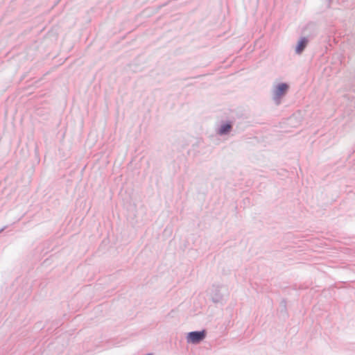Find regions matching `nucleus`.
Masks as SVG:
<instances>
[{"instance_id":"nucleus-1","label":"nucleus","mask_w":355,"mask_h":355,"mask_svg":"<svg viewBox=\"0 0 355 355\" xmlns=\"http://www.w3.org/2000/svg\"><path fill=\"white\" fill-rule=\"evenodd\" d=\"M205 338V331H192L187 335V341L193 344L200 343Z\"/></svg>"},{"instance_id":"nucleus-2","label":"nucleus","mask_w":355,"mask_h":355,"mask_svg":"<svg viewBox=\"0 0 355 355\" xmlns=\"http://www.w3.org/2000/svg\"><path fill=\"white\" fill-rule=\"evenodd\" d=\"M288 86L285 83L279 84L275 89V96L277 98H281L284 96L288 90Z\"/></svg>"},{"instance_id":"nucleus-3","label":"nucleus","mask_w":355,"mask_h":355,"mask_svg":"<svg viewBox=\"0 0 355 355\" xmlns=\"http://www.w3.org/2000/svg\"><path fill=\"white\" fill-rule=\"evenodd\" d=\"M308 44V40L305 37H302L300 40V41L298 42V44L296 46V49H295V51H296V53L300 54L301 53L303 50L305 49V47Z\"/></svg>"},{"instance_id":"nucleus-4","label":"nucleus","mask_w":355,"mask_h":355,"mask_svg":"<svg viewBox=\"0 0 355 355\" xmlns=\"http://www.w3.org/2000/svg\"><path fill=\"white\" fill-rule=\"evenodd\" d=\"M230 125H225V126H223V129H222V130H221V132H222L223 133H224V132H225L228 131V130H230Z\"/></svg>"}]
</instances>
